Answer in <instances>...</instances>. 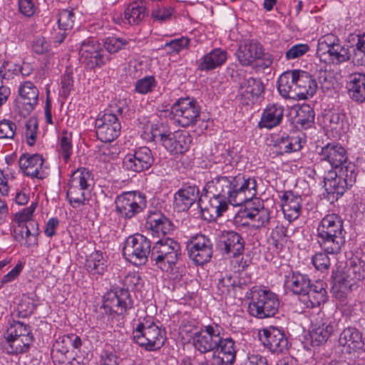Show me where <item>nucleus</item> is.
Instances as JSON below:
<instances>
[{
	"label": "nucleus",
	"mask_w": 365,
	"mask_h": 365,
	"mask_svg": "<svg viewBox=\"0 0 365 365\" xmlns=\"http://www.w3.org/2000/svg\"><path fill=\"white\" fill-rule=\"evenodd\" d=\"M180 255V244L166 237L157 241L152 247L150 259L162 270L172 269Z\"/></svg>",
	"instance_id": "nucleus-8"
},
{
	"label": "nucleus",
	"mask_w": 365,
	"mask_h": 365,
	"mask_svg": "<svg viewBox=\"0 0 365 365\" xmlns=\"http://www.w3.org/2000/svg\"><path fill=\"white\" fill-rule=\"evenodd\" d=\"M38 305L36 296H24L19 303V308L26 314H32Z\"/></svg>",
	"instance_id": "nucleus-62"
},
{
	"label": "nucleus",
	"mask_w": 365,
	"mask_h": 365,
	"mask_svg": "<svg viewBox=\"0 0 365 365\" xmlns=\"http://www.w3.org/2000/svg\"><path fill=\"white\" fill-rule=\"evenodd\" d=\"M115 210L124 219H131L146 207L145 197L138 192H126L118 195L115 201Z\"/></svg>",
	"instance_id": "nucleus-10"
},
{
	"label": "nucleus",
	"mask_w": 365,
	"mask_h": 365,
	"mask_svg": "<svg viewBox=\"0 0 365 365\" xmlns=\"http://www.w3.org/2000/svg\"><path fill=\"white\" fill-rule=\"evenodd\" d=\"M314 115L313 108L307 104H304L297 110L296 122L303 128H310L314 123Z\"/></svg>",
	"instance_id": "nucleus-46"
},
{
	"label": "nucleus",
	"mask_w": 365,
	"mask_h": 365,
	"mask_svg": "<svg viewBox=\"0 0 365 365\" xmlns=\"http://www.w3.org/2000/svg\"><path fill=\"white\" fill-rule=\"evenodd\" d=\"M227 59V53L221 48H215L204 55L198 63V69L209 71L222 66Z\"/></svg>",
	"instance_id": "nucleus-32"
},
{
	"label": "nucleus",
	"mask_w": 365,
	"mask_h": 365,
	"mask_svg": "<svg viewBox=\"0 0 365 365\" xmlns=\"http://www.w3.org/2000/svg\"><path fill=\"white\" fill-rule=\"evenodd\" d=\"M327 252H319L312 257V262L314 267L321 272L327 271L330 266V259Z\"/></svg>",
	"instance_id": "nucleus-55"
},
{
	"label": "nucleus",
	"mask_w": 365,
	"mask_h": 365,
	"mask_svg": "<svg viewBox=\"0 0 365 365\" xmlns=\"http://www.w3.org/2000/svg\"><path fill=\"white\" fill-rule=\"evenodd\" d=\"M51 356L55 365H74V356L70 353H61L51 351Z\"/></svg>",
	"instance_id": "nucleus-59"
},
{
	"label": "nucleus",
	"mask_w": 365,
	"mask_h": 365,
	"mask_svg": "<svg viewBox=\"0 0 365 365\" xmlns=\"http://www.w3.org/2000/svg\"><path fill=\"white\" fill-rule=\"evenodd\" d=\"M223 329L216 324L207 325L192 336V345L201 354L213 351L215 365H233L237 349L231 337L223 338Z\"/></svg>",
	"instance_id": "nucleus-2"
},
{
	"label": "nucleus",
	"mask_w": 365,
	"mask_h": 365,
	"mask_svg": "<svg viewBox=\"0 0 365 365\" xmlns=\"http://www.w3.org/2000/svg\"><path fill=\"white\" fill-rule=\"evenodd\" d=\"M310 279L308 276L297 272H292L285 277L284 287L293 294L302 298L309 291Z\"/></svg>",
	"instance_id": "nucleus-30"
},
{
	"label": "nucleus",
	"mask_w": 365,
	"mask_h": 365,
	"mask_svg": "<svg viewBox=\"0 0 365 365\" xmlns=\"http://www.w3.org/2000/svg\"><path fill=\"white\" fill-rule=\"evenodd\" d=\"M317 241L323 251L336 255L345 244L343 220L336 214L324 217L317 227Z\"/></svg>",
	"instance_id": "nucleus-3"
},
{
	"label": "nucleus",
	"mask_w": 365,
	"mask_h": 365,
	"mask_svg": "<svg viewBox=\"0 0 365 365\" xmlns=\"http://www.w3.org/2000/svg\"><path fill=\"white\" fill-rule=\"evenodd\" d=\"M318 88V83L311 74L297 70V99H307L313 96Z\"/></svg>",
	"instance_id": "nucleus-24"
},
{
	"label": "nucleus",
	"mask_w": 365,
	"mask_h": 365,
	"mask_svg": "<svg viewBox=\"0 0 365 365\" xmlns=\"http://www.w3.org/2000/svg\"><path fill=\"white\" fill-rule=\"evenodd\" d=\"M19 94L20 103L24 106L22 115H27L32 111L38 103V91L31 81H25L19 86Z\"/></svg>",
	"instance_id": "nucleus-26"
},
{
	"label": "nucleus",
	"mask_w": 365,
	"mask_h": 365,
	"mask_svg": "<svg viewBox=\"0 0 365 365\" xmlns=\"http://www.w3.org/2000/svg\"><path fill=\"white\" fill-rule=\"evenodd\" d=\"M153 138H159L163 146L171 153H183L186 152L191 143V137L187 132L161 131L158 129H153Z\"/></svg>",
	"instance_id": "nucleus-11"
},
{
	"label": "nucleus",
	"mask_w": 365,
	"mask_h": 365,
	"mask_svg": "<svg viewBox=\"0 0 365 365\" xmlns=\"http://www.w3.org/2000/svg\"><path fill=\"white\" fill-rule=\"evenodd\" d=\"M349 96L354 102L362 103L365 102V74L361 73H352L346 82Z\"/></svg>",
	"instance_id": "nucleus-29"
},
{
	"label": "nucleus",
	"mask_w": 365,
	"mask_h": 365,
	"mask_svg": "<svg viewBox=\"0 0 365 365\" xmlns=\"http://www.w3.org/2000/svg\"><path fill=\"white\" fill-rule=\"evenodd\" d=\"M96 135L102 142H112L120 133L119 118L113 113H104L96 120Z\"/></svg>",
	"instance_id": "nucleus-14"
},
{
	"label": "nucleus",
	"mask_w": 365,
	"mask_h": 365,
	"mask_svg": "<svg viewBox=\"0 0 365 365\" xmlns=\"http://www.w3.org/2000/svg\"><path fill=\"white\" fill-rule=\"evenodd\" d=\"M327 62L332 63H341L347 61L350 58L349 49L341 43L331 49V52L327 55Z\"/></svg>",
	"instance_id": "nucleus-48"
},
{
	"label": "nucleus",
	"mask_w": 365,
	"mask_h": 365,
	"mask_svg": "<svg viewBox=\"0 0 365 365\" xmlns=\"http://www.w3.org/2000/svg\"><path fill=\"white\" fill-rule=\"evenodd\" d=\"M187 254L191 260L198 265L209 262L212 255V244L203 235H196L187 244Z\"/></svg>",
	"instance_id": "nucleus-15"
},
{
	"label": "nucleus",
	"mask_w": 365,
	"mask_h": 365,
	"mask_svg": "<svg viewBox=\"0 0 365 365\" xmlns=\"http://www.w3.org/2000/svg\"><path fill=\"white\" fill-rule=\"evenodd\" d=\"M43 160L38 154H23L19 160V168L24 175L31 178H41L38 176Z\"/></svg>",
	"instance_id": "nucleus-34"
},
{
	"label": "nucleus",
	"mask_w": 365,
	"mask_h": 365,
	"mask_svg": "<svg viewBox=\"0 0 365 365\" xmlns=\"http://www.w3.org/2000/svg\"><path fill=\"white\" fill-rule=\"evenodd\" d=\"M333 170L337 173L339 178H341L344 182V185H347L349 187H352L356 182L357 172L356 165L353 163H344L333 169Z\"/></svg>",
	"instance_id": "nucleus-43"
},
{
	"label": "nucleus",
	"mask_w": 365,
	"mask_h": 365,
	"mask_svg": "<svg viewBox=\"0 0 365 365\" xmlns=\"http://www.w3.org/2000/svg\"><path fill=\"white\" fill-rule=\"evenodd\" d=\"M74 14L70 10H63L59 14L58 24L59 29L63 31L71 29L74 24Z\"/></svg>",
	"instance_id": "nucleus-57"
},
{
	"label": "nucleus",
	"mask_w": 365,
	"mask_h": 365,
	"mask_svg": "<svg viewBox=\"0 0 365 365\" xmlns=\"http://www.w3.org/2000/svg\"><path fill=\"white\" fill-rule=\"evenodd\" d=\"M170 110L174 119L182 127L195 124L200 116V108L197 102L189 98L178 100Z\"/></svg>",
	"instance_id": "nucleus-12"
},
{
	"label": "nucleus",
	"mask_w": 365,
	"mask_h": 365,
	"mask_svg": "<svg viewBox=\"0 0 365 365\" xmlns=\"http://www.w3.org/2000/svg\"><path fill=\"white\" fill-rule=\"evenodd\" d=\"M218 246L224 255L229 257H237L243 253L245 241L236 232L224 231L220 236Z\"/></svg>",
	"instance_id": "nucleus-19"
},
{
	"label": "nucleus",
	"mask_w": 365,
	"mask_h": 365,
	"mask_svg": "<svg viewBox=\"0 0 365 365\" xmlns=\"http://www.w3.org/2000/svg\"><path fill=\"white\" fill-rule=\"evenodd\" d=\"M240 90L242 96L254 102L264 93V87L259 78H250L241 84Z\"/></svg>",
	"instance_id": "nucleus-37"
},
{
	"label": "nucleus",
	"mask_w": 365,
	"mask_h": 365,
	"mask_svg": "<svg viewBox=\"0 0 365 365\" xmlns=\"http://www.w3.org/2000/svg\"><path fill=\"white\" fill-rule=\"evenodd\" d=\"M365 278L364 263L352 259L343 269L337 268L332 274V290L342 297L354 288L356 283Z\"/></svg>",
	"instance_id": "nucleus-5"
},
{
	"label": "nucleus",
	"mask_w": 365,
	"mask_h": 365,
	"mask_svg": "<svg viewBox=\"0 0 365 365\" xmlns=\"http://www.w3.org/2000/svg\"><path fill=\"white\" fill-rule=\"evenodd\" d=\"M204 191L209 195V202L202 207L200 199L199 205L202 217L210 221L220 217L229 204L241 206L252 200L257 195V182L242 175H216L206 183Z\"/></svg>",
	"instance_id": "nucleus-1"
},
{
	"label": "nucleus",
	"mask_w": 365,
	"mask_h": 365,
	"mask_svg": "<svg viewBox=\"0 0 365 365\" xmlns=\"http://www.w3.org/2000/svg\"><path fill=\"white\" fill-rule=\"evenodd\" d=\"M263 48L257 41H245L236 52L238 61L242 66H249L263 56Z\"/></svg>",
	"instance_id": "nucleus-22"
},
{
	"label": "nucleus",
	"mask_w": 365,
	"mask_h": 365,
	"mask_svg": "<svg viewBox=\"0 0 365 365\" xmlns=\"http://www.w3.org/2000/svg\"><path fill=\"white\" fill-rule=\"evenodd\" d=\"M146 6L143 1H134L125 10V19L132 25L139 24L146 16Z\"/></svg>",
	"instance_id": "nucleus-41"
},
{
	"label": "nucleus",
	"mask_w": 365,
	"mask_h": 365,
	"mask_svg": "<svg viewBox=\"0 0 365 365\" xmlns=\"http://www.w3.org/2000/svg\"><path fill=\"white\" fill-rule=\"evenodd\" d=\"M324 182L327 192L336 194V197L343 195L350 188L347 185H344V182L333 170L329 171L327 176L324 177Z\"/></svg>",
	"instance_id": "nucleus-39"
},
{
	"label": "nucleus",
	"mask_w": 365,
	"mask_h": 365,
	"mask_svg": "<svg viewBox=\"0 0 365 365\" xmlns=\"http://www.w3.org/2000/svg\"><path fill=\"white\" fill-rule=\"evenodd\" d=\"M82 346L81 339L75 334H65L58 336L53 345L52 351L70 353V348L78 349Z\"/></svg>",
	"instance_id": "nucleus-40"
},
{
	"label": "nucleus",
	"mask_w": 365,
	"mask_h": 365,
	"mask_svg": "<svg viewBox=\"0 0 365 365\" xmlns=\"http://www.w3.org/2000/svg\"><path fill=\"white\" fill-rule=\"evenodd\" d=\"M339 343L341 346L346 347V351L349 354L362 349L364 346L362 334L356 328L350 327L342 331L339 338Z\"/></svg>",
	"instance_id": "nucleus-25"
},
{
	"label": "nucleus",
	"mask_w": 365,
	"mask_h": 365,
	"mask_svg": "<svg viewBox=\"0 0 365 365\" xmlns=\"http://www.w3.org/2000/svg\"><path fill=\"white\" fill-rule=\"evenodd\" d=\"M309 46L307 43H297L292 46L285 53L287 60L299 58L309 51Z\"/></svg>",
	"instance_id": "nucleus-56"
},
{
	"label": "nucleus",
	"mask_w": 365,
	"mask_h": 365,
	"mask_svg": "<svg viewBox=\"0 0 365 365\" xmlns=\"http://www.w3.org/2000/svg\"><path fill=\"white\" fill-rule=\"evenodd\" d=\"M25 127V137L26 143L29 146H33L36 143L37 138V131L38 128L37 119L34 117L30 118L26 120Z\"/></svg>",
	"instance_id": "nucleus-51"
},
{
	"label": "nucleus",
	"mask_w": 365,
	"mask_h": 365,
	"mask_svg": "<svg viewBox=\"0 0 365 365\" xmlns=\"http://www.w3.org/2000/svg\"><path fill=\"white\" fill-rule=\"evenodd\" d=\"M36 207V204L33 203L29 207L24 208L21 212L16 213L14 216L15 222L19 225H30L32 228L37 227V222L31 220Z\"/></svg>",
	"instance_id": "nucleus-50"
},
{
	"label": "nucleus",
	"mask_w": 365,
	"mask_h": 365,
	"mask_svg": "<svg viewBox=\"0 0 365 365\" xmlns=\"http://www.w3.org/2000/svg\"><path fill=\"white\" fill-rule=\"evenodd\" d=\"M173 14L171 7H158L152 11V17L158 21L163 22L170 19Z\"/></svg>",
	"instance_id": "nucleus-63"
},
{
	"label": "nucleus",
	"mask_w": 365,
	"mask_h": 365,
	"mask_svg": "<svg viewBox=\"0 0 365 365\" xmlns=\"http://www.w3.org/2000/svg\"><path fill=\"white\" fill-rule=\"evenodd\" d=\"M277 89L284 98L297 99V70L283 73L278 78Z\"/></svg>",
	"instance_id": "nucleus-28"
},
{
	"label": "nucleus",
	"mask_w": 365,
	"mask_h": 365,
	"mask_svg": "<svg viewBox=\"0 0 365 365\" xmlns=\"http://www.w3.org/2000/svg\"><path fill=\"white\" fill-rule=\"evenodd\" d=\"M106 261L102 252L96 251L91 253L86 262V267L88 272L92 274H102L106 269Z\"/></svg>",
	"instance_id": "nucleus-42"
},
{
	"label": "nucleus",
	"mask_w": 365,
	"mask_h": 365,
	"mask_svg": "<svg viewBox=\"0 0 365 365\" xmlns=\"http://www.w3.org/2000/svg\"><path fill=\"white\" fill-rule=\"evenodd\" d=\"M103 307L118 315L125 314L133 307V302L128 290L116 288L108 292L103 297Z\"/></svg>",
	"instance_id": "nucleus-17"
},
{
	"label": "nucleus",
	"mask_w": 365,
	"mask_h": 365,
	"mask_svg": "<svg viewBox=\"0 0 365 365\" xmlns=\"http://www.w3.org/2000/svg\"><path fill=\"white\" fill-rule=\"evenodd\" d=\"M287 236V228L282 224H278L272 230L270 239L272 241V244L277 247L278 244L284 241Z\"/></svg>",
	"instance_id": "nucleus-60"
},
{
	"label": "nucleus",
	"mask_w": 365,
	"mask_h": 365,
	"mask_svg": "<svg viewBox=\"0 0 365 365\" xmlns=\"http://www.w3.org/2000/svg\"><path fill=\"white\" fill-rule=\"evenodd\" d=\"M279 307V300L275 293L267 289L252 288L248 305L250 315L261 319L272 317L277 313Z\"/></svg>",
	"instance_id": "nucleus-6"
},
{
	"label": "nucleus",
	"mask_w": 365,
	"mask_h": 365,
	"mask_svg": "<svg viewBox=\"0 0 365 365\" xmlns=\"http://www.w3.org/2000/svg\"><path fill=\"white\" fill-rule=\"evenodd\" d=\"M6 335L10 337L33 336L30 327L21 322H15L11 324L7 330Z\"/></svg>",
	"instance_id": "nucleus-54"
},
{
	"label": "nucleus",
	"mask_w": 365,
	"mask_h": 365,
	"mask_svg": "<svg viewBox=\"0 0 365 365\" xmlns=\"http://www.w3.org/2000/svg\"><path fill=\"white\" fill-rule=\"evenodd\" d=\"M156 84V81L153 76H145L136 81L135 91L140 94H147L153 91Z\"/></svg>",
	"instance_id": "nucleus-53"
},
{
	"label": "nucleus",
	"mask_w": 365,
	"mask_h": 365,
	"mask_svg": "<svg viewBox=\"0 0 365 365\" xmlns=\"http://www.w3.org/2000/svg\"><path fill=\"white\" fill-rule=\"evenodd\" d=\"M72 135L63 131L59 140V152L65 162H68L72 153Z\"/></svg>",
	"instance_id": "nucleus-49"
},
{
	"label": "nucleus",
	"mask_w": 365,
	"mask_h": 365,
	"mask_svg": "<svg viewBox=\"0 0 365 365\" xmlns=\"http://www.w3.org/2000/svg\"><path fill=\"white\" fill-rule=\"evenodd\" d=\"M154 162L151 150L148 147H140L133 153L127 154L123 158L124 168L135 173H140L150 168Z\"/></svg>",
	"instance_id": "nucleus-18"
},
{
	"label": "nucleus",
	"mask_w": 365,
	"mask_h": 365,
	"mask_svg": "<svg viewBox=\"0 0 365 365\" xmlns=\"http://www.w3.org/2000/svg\"><path fill=\"white\" fill-rule=\"evenodd\" d=\"M356 42L353 46L352 62L356 66H365V33L361 35H356L352 40Z\"/></svg>",
	"instance_id": "nucleus-45"
},
{
	"label": "nucleus",
	"mask_w": 365,
	"mask_h": 365,
	"mask_svg": "<svg viewBox=\"0 0 365 365\" xmlns=\"http://www.w3.org/2000/svg\"><path fill=\"white\" fill-rule=\"evenodd\" d=\"M327 284L323 281H316L310 284L309 291L305 292L302 300L307 307H317L327 301Z\"/></svg>",
	"instance_id": "nucleus-27"
},
{
	"label": "nucleus",
	"mask_w": 365,
	"mask_h": 365,
	"mask_svg": "<svg viewBox=\"0 0 365 365\" xmlns=\"http://www.w3.org/2000/svg\"><path fill=\"white\" fill-rule=\"evenodd\" d=\"M274 147L277 155L296 152L302 148L301 139L298 136H289L283 133L274 140Z\"/></svg>",
	"instance_id": "nucleus-36"
},
{
	"label": "nucleus",
	"mask_w": 365,
	"mask_h": 365,
	"mask_svg": "<svg viewBox=\"0 0 365 365\" xmlns=\"http://www.w3.org/2000/svg\"><path fill=\"white\" fill-rule=\"evenodd\" d=\"M145 227L152 232L153 235L156 234L158 236L160 235H165L170 234L173 229V223L163 215L160 213H152L148 215Z\"/></svg>",
	"instance_id": "nucleus-33"
},
{
	"label": "nucleus",
	"mask_w": 365,
	"mask_h": 365,
	"mask_svg": "<svg viewBox=\"0 0 365 365\" xmlns=\"http://www.w3.org/2000/svg\"><path fill=\"white\" fill-rule=\"evenodd\" d=\"M247 217L252 220V226L256 229L265 227L270 220L269 212L263 207L261 209L255 208L247 212Z\"/></svg>",
	"instance_id": "nucleus-44"
},
{
	"label": "nucleus",
	"mask_w": 365,
	"mask_h": 365,
	"mask_svg": "<svg viewBox=\"0 0 365 365\" xmlns=\"http://www.w3.org/2000/svg\"><path fill=\"white\" fill-rule=\"evenodd\" d=\"M319 155L321 160L329 162L334 169L349 163L345 148L339 143H328L322 148Z\"/></svg>",
	"instance_id": "nucleus-23"
},
{
	"label": "nucleus",
	"mask_w": 365,
	"mask_h": 365,
	"mask_svg": "<svg viewBox=\"0 0 365 365\" xmlns=\"http://www.w3.org/2000/svg\"><path fill=\"white\" fill-rule=\"evenodd\" d=\"M336 322L334 320L326 319L316 324L310 331L311 341L313 346H319L325 343L336 329Z\"/></svg>",
	"instance_id": "nucleus-35"
},
{
	"label": "nucleus",
	"mask_w": 365,
	"mask_h": 365,
	"mask_svg": "<svg viewBox=\"0 0 365 365\" xmlns=\"http://www.w3.org/2000/svg\"><path fill=\"white\" fill-rule=\"evenodd\" d=\"M235 284V280L231 277L226 275L224 277L219 279L217 285V289L221 295L227 294L230 289Z\"/></svg>",
	"instance_id": "nucleus-64"
},
{
	"label": "nucleus",
	"mask_w": 365,
	"mask_h": 365,
	"mask_svg": "<svg viewBox=\"0 0 365 365\" xmlns=\"http://www.w3.org/2000/svg\"><path fill=\"white\" fill-rule=\"evenodd\" d=\"M150 241L141 234L129 236L123 248L124 257L134 264H145L151 255Z\"/></svg>",
	"instance_id": "nucleus-9"
},
{
	"label": "nucleus",
	"mask_w": 365,
	"mask_h": 365,
	"mask_svg": "<svg viewBox=\"0 0 365 365\" xmlns=\"http://www.w3.org/2000/svg\"><path fill=\"white\" fill-rule=\"evenodd\" d=\"M79 55L81 62L90 70L101 67L108 61L101 44L94 39H87L81 43Z\"/></svg>",
	"instance_id": "nucleus-13"
},
{
	"label": "nucleus",
	"mask_w": 365,
	"mask_h": 365,
	"mask_svg": "<svg viewBox=\"0 0 365 365\" xmlns=\"http://www.w3.org/2000/svg\"><path fill=\"white\" fill-rule=\"evenodd\" d=\"M281 206L284 217L289 222L297 219L302 210V199L299 195L294 192L285 191L280 197Z\"/></svg>",
	"instance_id": "nucleus-20"
},
{
	"label": "nucleus",
	"mask_w": 365,
	"mask_h": 365,
	"mask_svg": "<svg viewBox=\"0 0 365 365\" xmlns=\"http://www.w3.org/2000/svg\"><path fill=\"white\" fill-rule=\"evenodd\" d=\"M6 344L4 346V349L8 354H19L26 352L30 347L33 342V336L26 337H16L6 335Z\"/></svg>",
	"instance_id": "nucleus-38"
},
{
	"label": "nucleus",
	"mask_w": 365,
	"mask_h": 365,
	"mask_svg": "<svg viewBox=\"0 0 365 365\" xmlns=\"http://www.w3.org/2000/svg\"><path fill=\"white\" fill-rule=\"evenodd\" d=\"M190 39L185 36L172 39L166 42L161 48L165 50L167 54L173 55L179 53L182 50L189 47Z\"/></svg>",
	"instance_id": "nucleus-47"
},
{
	"label": "nucleus",
	"mask_w": 365,
	"mask_h": 365,
	"mask_svg": "<svg viewBox=\"0 0 365 365\" xmlns=\"http://www.w3.org/2000/svg\"><path fill=\"white\" fill-rule=\"evenodd\" d=\"M199 189L195 185H183L174 195L173 207L178 212L187 211L199 197Z\"/></svg>",
	"instance_id": "nucleus-21"
},
{
	"label": "nucleus",
	"mask_w": 365,
	"mask_h": 365,
	"mask_svg": "<svg viewBox=\"0 0 365 365\" xmlns=\"http://www.w3.org/2000/svg\"><path fill=\"white\" fill-rule=\"evenodd\" d=\"M284 116V108L278 103L269 104L264 110L258 126L261 128L271 129L278 125L282 120Z\"/></svg>",
	"instance_id": "nucleus-31"
},
{
	"label": "nucleus",
	"mask_w": 365,
	"mask_h": 365,
	"mask_svg": "<svg viewBox=\"0 0 365 365\" xmlns=\"http://www.w3.org/2000/svg\"><path fill=\"white\" fill-rule=\"evenodd\" d=\"M16 131L15 123L5 119L0 122V139H12Z\"/></svg>",
	"instance_id": "nucleus-58"
},
{
	"label": "nucleus",
	"mask_w": 365,
	"mask_h": 365,
	"mask_svg": "<svg viewBox=\"0 0 365 365\" xmlns=\"http://www.w3.org/2000/svg\"><path fill=\"white\" fill-rule=\"evenodd\" d=\"M128 43L127 39L110 36L104 40L103 46L108 52L114 53L123 49Z\"/></svg>",
	"instance_id": "nucleus-52"
},
{
	"label": "nucleus",
	"mask_w": 365,
	"mask_h": 365,
	"mask_svg": "<svg viewBox=\"0 0 365 365\" xmlns=\"http://www.w3.org/2000/svg\"><path fill=\"white\" fill-rule=\"evenodd\" d=\"M133 338L136 344L148 351L159 350L166 340L165 330L150 317L138 319L133 331Z\"/></svg>",
	"instance_id": "nucleus-4"
},
{
	"label": "nucleus",
	"mask_w": 365,
	"mask_h": 365,
	"mask_svg": "<svg viewBox=\"0 0 365 365\" xmlns=\"http://www.w3.org/2000/svg\"><path fill=\"white\" fill-rule=\"evenodd\" d=\"M259 338L263 346L274 354H280L289 347L287 338L282 329L269 326L259 331Z\"/></svg>",
	"instance_id": "nucleus-16"
},
{
	"label": "nucleus",
	"mask_w": 365,
	"mask_h": 365,
	"mask_svg": "<svg viewBox=\"0 0 365 365\" xmlns=\"http://www.w3.org/2000/svg\"><path fill=\"white\" fill-rule=\"evenodd\" d=\"M344 115L339 113H329L324 117V122L329 123L327 125L331 130L339 131L342 126Z\"/></svg>",
	"instance_id": "nucleus-61"
},
{
	"label": "nucleus",
	"mask_w": 365,
	"mask_h": 365,
	"mask_svg": "<svg viewBox=\"0 0 365 365\" xmlns=\"http://www.w3.org/2000/svg\"><path fill=\"white\" fill-rule=\"evenodd\" d=\"M93 179L91 173L85 168L76 170L68 183L66 197L73 207L84 205L88 200Z\"/></svg>",
	"instance_id": "nucleus-7"
}]
</instances>
